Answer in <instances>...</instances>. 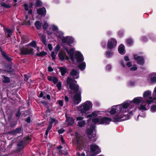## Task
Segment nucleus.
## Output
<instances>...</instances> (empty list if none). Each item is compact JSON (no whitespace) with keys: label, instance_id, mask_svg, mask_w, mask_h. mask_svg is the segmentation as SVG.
Returning a JSON list of instances; mask_svg holds the SVG:
<instances>
[{"label":"nucleus","instance_id":"f257e3e1","mask_svg":"<svg viewBox=\"0 0 156 156\" xmlns=\"http://www.w3.org/2000/svg\"><path fill=\"white\" fill-rule=\"evenodd\" d=\"M128 106L129 104L127 102L113 106L105 112L106 115L108 116L114 115L112 119L99 116L93 119L92 122L95 124L107 125L112 121L120 122L128 120L129 119V116L125 114L129 111Z\"/></svg>","mask_w":156,"mask_h":156},{"label":"nucleus","instance_id":"f03ea898","mask_svg":"<svg viewBox=\"0 0 156 156\" xmlns=\"http://www.w3.org/2000/svg\"><path fill=\"white\" fill-rule=\"evenodd\" d=\"M71 77H68L66 80L67 86L74 93L77 94L74 95L73 101L75 104L78 105L81 101V92L79 90V86L76 84V81L72 79H77L79 78V72L75 69H73L70 73Z\"/></svg>","mask_w":156,"mask_h":156},{"label":"nucleus","instance_id":"7ed1b4c3","mask_svg":"<svg viewBox=\"0 0 156 156\" xmlns=\"http://www.w3.org/2000/svg\"><path fill=\"white\" fill-rule=\"evenodd\" d=\"M126 102H127L129 104L128 108L129 111L128 112H126L125 114L126 115H128L129 116V119L130 118V115H132L133 114V111H130V107L129 105L130 104H132V103L136 104H139L141 103L140 105L139 106L138 108L140 109L146 110L148 109L149 108V105H147L146 102L143 98L142 97H137L134 98L131 101H127L124 102V103Z\"/></svg>","mask_w":156,"mask_h":156},{"label":"nucleus","instance_id":"20e7f679","mask_svg":"<svg viewBox=\"0 0 156 156\" xmlns=\"http://www.w3.org/2000/svg\"><path fill=\"white\" fill-rule=\"evenodd\" d=\"M65 50L70 56V58L73 62H75V59L77 62H80L84 60L83 55L79 51L76 52L75 55V58H74L73 57L74 49L73 48H71L69 50L67 48H65Z\"/></svg>","mask_w":156,"mask_h":156},{"label":"nucleus","instance_id":"39448f33","mask_svg":"<svg viewBox=\"0 0 156 156\" xmlns=\"http://www.w3.org/2000/svg\"><path fill=\"white\" fill-rule=\"evenodd\" d=\"M20 50L22 55H27L30 54L33 50V48L36 47V44L35 41H33L29 44L24 46L23 47L20 46Z\"/></svg>","mask_w":156,"mask_h":156},{"label":"nucleus","instance_id":"423d86ee","mask_svg":"<svg viewBox=\"0 0 156 156\" xmlns=\"http://www.w3.org/2000/svg\"><path fill=\"white\" fill-rule=\"evenodd\" d=\"M93 104L89 101H87L81 104L79 106L77 107V110L81 113L83 114L90 111L92 108Z\"/></svg>","mask_w":156,"mask_h":156},{"label":"nucleus","instance_id":"0eeeda50","mask_svg":"<svg viewBox=\"0 0 156 156\" xmlns=\"http://www.w3.org/2000/svg\"><path fill=\"white\" fill-rule=\"evenodd\" d=\"M143 97L146 101V103L149 105L152 103H156L155 99H154L151 97V92L150 90H147L144 92L143 94Z\"/></svg>","mask_w":156,"mask_h":156},{"label":"nucleus","instance_id":"6e6552de","mask_svg":"<svg viewBox=\"0 0 156 156\" xmlns=\"http://www.w3.org/2000/svg\"><path fill=\"white\" fill-rule=\"evenodd\" d=\"M74 40L73 37L71 36H67L63 37L62 39V42L69 46L74 42Z\"/></svg>","mask_w":156,"mask_h":156},{"label":"nucleus","instance_id":"1a4fd4ad","mask_svg":"<svg viewBox=\"0 0 156 156\" xmlns=\"http://www.w3.org/2000/svg\"><path fill=\"white\" fill-rule=\"evenodd\" d=\"M116 44L117 41L114 38H112L108 41L107 48L108 50L112 49L116 46Z\"/></svg>","mask_w":156,"mask_h":156},{"label":"nucleus","instance_id":"9d476101","mask_svg":"<svg viewBox=\"0 0 156 156\" xmlns=\"http://www.w3.org/2000/svg\"><path fill=\"white\" fill-rule=\"evenodd\" d=\"M83 117L79 116L76 117V121H78L77 126L80 127L84 126L86 124V121L83 120Z\"/></svg>","mask_w":156,"mask_h":156},{"label":"nucleus","instance_id":"9b49d317","mask_svg":"<svg viewBox=\"0 0 156 156\" xmlns=\"http://www.w3.org/2000/svg\"><path fill=\"white\" fill-rule=\"evenodd\" d=\"M87 136L90 138L94 137L96 136L95 132V128L94 126L91 127L90 129L87 131Z\"/></svg>","mask_w":156,"mask_h":156},{"label":"nucleus","instance_id":"f8f14e48","mask_svg":"<svg viewBox=\"0 0 156 156\" xmlns=\"http://www.w3.org/2000/svg\"><path fill=\"white\" fill-rule=\"evenodd\" d=\"M90 150L91 152L93 154H98L101 152L98 147L95 144H93L91 146Z\"/></svg>","mask_w":156,"mask_h":156},{"label":"nucleus","instance_id":"ddd939ff","mask_svg":"<svg viewBox=\"0 0 156 156\" xmlns=\"http://www.w3.org/2000/svg\"><path fill=\"white\" fill-rule=\"evenodd\" d=\"M134 58L138 64L142 65L144 64V60L143 57L135 55H134Z\"/></svg>","mask_w":156,"mask_h":156},{"label":"nucleus","instance_id":"4468645a","mask_svg":"<svg viewBox=\"0 0 156 156\" xmlns=\"http://www.w3.org/2000/svg\"><path fill=\"white\" fill-rule=\"evenodd\" d=\"M58 56L59 58L62 60L65 59L68 60L69 59V57L66 55L65 52L63 51H61L59 52Z\"/></svg>","mask_w":156,"mask_h":156},{"label":"nucleus","instance_id":"2eb2a0df","mask_svg":"<svg viewBox=\"0 0 156 156\" xmlns=\"http://www.w3.org/2000/svg\"><path fill=\"white\" fill-rule=\"evenodd\" d=\"M37 13L41 16H45L46 14V10L45 8H40L37 10Z\"/></svg>","mask_w":156,"mask_h":156},{"label":"nucleus","instance_id":"dca6fc26","mask_svg":"<svg viewBox=\"0 0 156 156\" xmlns=\"http://www.w3.org/2000/svg\"><path fill=\"white\" fill-rule=\"evenodd\" d=\"M150 81L152 83L156 82V73H151L150 76Z\"/></svg>","mask_w":156,"mask_h":156},{"label":"nucleus","instance_id":"f3484780","mask_svg":"<svg viewBox=\"0 0 156 156\" xmlns=\"http://www.w3.org/2000/svg\"><path fill=\"white\" fill-rule=\"evenodd\" d=\"M66 118V122L67 123V124L68 125H73L74 122V120L73 118L71 117H69Z\"/></svg>","mask_w":156,"mask_h":156},{"label":"nucleus","instance_id":"a211bd4d","mask_svg":"<svg viewBox=\"0 0 156 156\" xmlns=\"http://www.w3.org/2000/svg\"><path fill=\"white\" fill-rule=\"evenodd\" d=\"M118 51L119 53L121 55H124L125 53L124 50V46L122 44H121L118 48Z\"/></svg>","mask_w":156,"mask_h":156},{"label":"nucleus","instance_id":"6ab92c4d","mask_svg":"<svg viewBox=\"0 0 156 156\" xmlns=\"http://www.w3.org/2000/svg\"><path fill=\"white\" fill-rule=\"evenodd\" d=\"M21 129L20 128H18L16 129L15 130L12 131H11L8 132L9 134L15 135L17 133H19L21 132Z\"/></svg>","mask_w":156,"mask_h":156},{"label":"nucleus","instance_id":"aec40b11","mask_svg":"<svg viewBox=\"0 0 156 156\" xmlns=\"http://www.w3.org/2000/svg\"><path fill=\"white\" fill-rule=\"evenodd\" d=\"M99 114V112L94 111L93 112L90 114L87 115L86 117L87 118H91L97 116Z\"/></svg>","mask_w":156,"mask_h":156},{"label":"nucleus","instance_id":"412c9836","mask_svg":"<svg viewBox=\"0 0 156 156\" xmlns=\"http://www.w3.org/2000/svg\"><path fill=\"white\" fill-rule=\"evenodd\" d=\"M39 36L40 37L41 41L45 46H46L47 45V42L45 36L44 34H39Z\"/></svg>","mask_w":156,"mask_h":156},{"label":"nucleus","instance_id":"4be33fe9","mask_svg":"<svg viewBox=\"0 0 156 156\" xmlns=\"http://www.w3.org/2000/svg\"><path fill=\"white\" fill-rule=\"evenodd\" d=\"M25 18L24 20V24L28 25H30L31 23L29 15H26Z\"/></svg>","mask_w":156,"mask_h":156},{"label":"nucleus","instance_id":"5701e85b","mask_svg":"<svg viewBox=\"0 0 156 156\" xmlns=\"http://www.w3.org/2000/svg\"><path fill=\"white\" fill-rule=\"evenodd\" d=\"M4 30L5 34L8 35V37H10L12 34V30L7 28L4 29Z\"/></svg>","mask_w":156,"mask_h":156},{"label":"nucleus","instance_id":"b1692460","mask_svg":"<svg viewBox=\"0 0 156 156\" xmlns=\"http://www.w3.org/2000/svg\"><path fill=\"white\" fill-rule=\"evenodd\" d=\"M2 77L3 78L2 81L5 83H8L10 82V78L9 77L5 76L4 75H2Z\"/></svg>","mask_w":156,"mask_h":156},{"label":"nucleus","instance_id":"393cba45","mask_svg":"<svg viewBox=\"0 0 156 156\" xmlns=\"http://www.w3.org/2000/svg\"><path fill=\"white\" fill-rule=\"evenodd\" d=\"M55 35L58 38H61L63 37L64 33L59 30L55 34Z\"/></svg>","mask_w":156,"mask_h":156},{"label":"nucleus","instance_id":"a878e982","mask_svg":"<svg viewBox=\"0 0 156 156\" xmlns=\"http://www.w3.org/2000/svg\"><path fill=\"white\" fill-rule=\"evenodd\" d=\"M49 124L55 126L58 123V121L54 118H51L49 121Z\"/></svg>","mask_w":156,"mask_h":156},{"label":"nucleus","instance_id":"bb28decb","mask_svg":"<svg viewBox=\"0 0 156 156\" xmlns=\"http://www.w3.org/2000/svg\"><path fill=\"white\" fill-rule=\"evenodd\" d=\"M65 149L66 150V151H62L61 150H59L58 152L59 154L60 155L63 154L65 155H67L68 154L67 151L68 149V147L67 146L66 147Z\"/></svg>","mask_w":156,"mask_h":156},{"label":"nucleus","instance_id":"cd10ccee","mask_svg":"<svg viewBox=\"0 0 156 156\" xmlns=\"http://www.w3.org/2000/svg\"><path fill=\"white\" fill-rule=\"evenodd\" d=\"M86 63L84 62H83L80 63L79 66V68L82 70H84L86 68Z\"/></svg>","mask_w":156,"mask_h":156},{"label":"nucleus","instance_id":"c85d7f7f","mask_svg":"<svg viewBox=\"0 0 156 156\" xmlns=\"http://www.w3.org/2000/svg\"><path fill=\"white\" fill-rule=\"evenodd\" d=\"M51 29L55 34L59 30L58 27L54 24L51 25Z\"/></svg>","mask_w":156,"mask_h":156},{"label":"nucleus","instance_id":"c756f323","mask_svg":"<svg viewBox=\"0 0 156 156\" xmlns=\"http://www.w3.org/2000/svg\"><path fill=\"white\" fill-rule=\"evenodd\" d=\"M59 69L61 71L62 75V76L64 75L67 71L66 69L65 68L61 67H59Z\"/></svg>","mask_w":156,"mask_h":156},{"label":"nucleus","instance_id":"7c9ffc66","mask_svg":"<svg viewBox=\"0 0 156 156\" xmlns=\"http://www.w3.org/2000/svg\"><path fill=\"white\" fill-rule=\"evenodd\" d=\"M2 55L5 59L9 61L11 60L12 59L9 57V56L8 55H7L6 53L3 52L2 53Z\"/></svg>","mask_w":156,"mask_h":156},{"label":"nucleus","instance_id":"2f4dec72","mask_svg":"<svg viewBox=\"0 0 156 156\" xmlns=\"http://www.w3.org/2000/svg\"><path fill=\"white\" fill-rule=\"evenodd\" d=\"M28 41V39L26 37L23 36L21 37V44L22 45L24 43H26Z\"/></svg>","mask_w":156,"mask_h":156},{"label":"nucleus","instance_id":"473e14b6","mask_svg":"<svg viewBox=\"0 0 156 156\" xmlns=\"http://www.w3.org/2000/svg\"><path fill=\"white\" fill-rule=\"evenodd\" d=\"M35 25L36 28L37 29H40L41 28V23L39 21H37L35 23Z\"/></svg>","mask_w":156,"mask_h":156},{"label":"nucleus","instance_id":"72a5a7b5","mask_svg":"<svg viewBox=\"0 0 156 156\" xmlns=\"http://www.w3.org/2000/svg\"><path fill=\"white\" fill-rule=\"evenodd\" d=\"M1 5L2 6L6 8H9L11 7V5L9 4H7L5 2H2L1 4Z\"/></svg>","mask_w":156,"mask_h":156},{"label":"nucleus","instance_id":"f704fd0d","mask_svg":"<svg viewBox=\"0 0 156 156\" xmlns=\"http://www.w3.org/2000/svg\"><path fill=\"white\" fill-rule=\"evenodd\" d=\"M47 54V53L44 51H42L39 53H37V55L38 56H44Z\"/></svg>","mask_w":156,"mask_h":156},{"label":"nucleus","instance_id":"c9c22d12","mask_svg":"<svg viewBox=\"0 0 156 156\" xmlns=\"http://www.w3.org/2000/svg\"><path fill=\"white\" fill-rule=\"evenodd\" d=\"M48 24L46 21L44 22L43 25V28L44 29H46L48 28Z\"/></svg>","mask_w":156,"mask_h":156},{"label":"nucleus","instance_id":"e433bc0d","mask_svg":"<svg viewBox=\"0 0 156 156\" xmlns=\"http://www.w3.org/2000/svg\"><path fill=\"white\" fill-rule=\"evenodd\" d=\"M137 67L136 65H134L133 67L130 68V70L131 71H135L137 70Z\"/></svg>","mask_w":156,"mask_h":156},{"label":"nucleus","instance_id":"4c0bfd02","mask_svg":"<svg viewBox=\"0 0 156 156\" xmlns=\"http://www.w3.org/2000/svg\"><path fill=\"white\" fill-rule=\"evenodd\" d=\"M151 112H154L156 111V105H153L151 107Z\"/></svg>","mask_w":156,"mask_h":156},{"label":"nucleus","instance_id":"58836bf2","mask_svg":"<svg viewBox=\"0 0 156 156\" xmlns=\"http://www.w3.org/2000/svg\"><path fill=\"white\" fill-rule=\"evenodd\" d=\"M106 55L108 57H110L112 55V52L111 51H108L106 52Z\"/></svg>","mask_w":156,"mask_h":156},{"label":"nucleus","instance_id":"ea45409f","mask_svg":"<svg viewBox=\"0 0 156 156\" xmlns=\"http://www.w3.org/2000/svg\"><path fill=\"white\" fill-rule=\"evenodd\" d=\"M127 44L129 45H131L133 43V40L131 39H128L126 40Z\"/></svg>","mask_w":156,"mask_h":156},{"label":"nucleus","instance_id":"a19ab883","mask_svg":"<svg viewBox=\"0 0 156 156\" xmlns=\"http://www.w3.org/2000/svg\"><path fill=\"white\" fill-rule=\"evenodd\" d=\"M24 142L23 141H21L18 143V146L19 147H21L22 148H23L24 147Z\"/></svg>","mask_w":156,"mask_h":156},{"label":"nucleus","instance_id":"79ce46f5","mask_svg":"<svg viewBox=\"0 0 156 156\" xmlns=\"http://www.w3.org/2000/svg\"><path fill=\"white\" fill-rule=\"evenodd\" d=\"M56 86L58 90H60L62 88V83L61 82H58L57 83Z\"/></svg>","mask_w":156,"mask_h":156},{"label":"nucleus","instance_id":"37998d69","mask_svg":"<svg viewBox=\"0 0 156 156\" xmlns=\"http://www.w3.org/2000/svg\"><path fill=\"white\" fill-rule=\"evenodd\" d=\"M57 102L58 103L59 105L62 107L63 106V100H59L57 101Z\"/></svg>","mask_w":156,"mask_h":156},{"label":"nucleus","instance_id":"c03bdc74","mask_svg":"<svg viewBox=\"0 0 156 156\" xmlns=\"http://www.w3.org/2000/svg\"><path fill=\"white\" fill-rule=\"evenodd\" d=\"M51 56L53 60H55V58L56 54L54 52H52L51 55Z\"/></svg>","mask_w":156,"mask_h":156},{"label":"nucleus","instance_id":"a18cd8bd","mask_svg":"<svg viewBox=\"0 0 156 156\" xmlns=\"http://www.w3.org/2000/svg\"><path fill=\"white\" fill-rule=\"evenodd\" d=\"M36 5L38 6H40L42 5V3L40 0H37L36 2Z\"/></svg>","mask_w":156,"mask_h":156},{"label":"nucleus","instance_id":"49530a36","mask_svg":"<svg viewBox=\"0 0 156 156\" xmlns=\"http://www.w3.org/2000/svg\"><path fill=\"white\" fill-rule=\"evenodd\" d=\"M52 81L54 84H55L58 82V79L54 77Z\"/></svg>","mask_w":156,"mask_h":156},{"label":"nucleus","instance_id":"de8ad7c7","mask_svg":"<svg viewBox=\"0 0 156 156\" xmlns=\"http://www.w3.org/2000/svg\"><path fill=\"white\" fill-rule=\"evenodd\" d=\"M48 47L49 50L51 51L52 49V46L51 44H48Z\"/></svg>","mask_w":156,"mask_h":156},{"label":"nucleus","instance_id":"09e8293b","mask_svg":"<svg viewBox=\"0 0 156 156\" xmlns=\"http://www.w3.org/2000/svg\"><path fill=\"white\" fill-rule=\"evenodd\" d=\"M24 8L25 9V10L26 11H28L29 7L28 5L27 4H24Z\"/></svg>","mask_w":156,"mask_h":156},{"label":"nucleus","instance_id":"8fccbe9b","mask_svg":"<svg viewBox=\"0 0 156 156\" xmlns=\"http://www.w3.org/2000/svg\"><path fill=\"white\" fill-rule=\"evenodd\" d=\"M65 131V130L63 129H61L58 130V132L59 134L62 133Z\"/></svg>","mask_w":156,"mask_h":156},{"label":"nucleus","instance_id":"3c124183","mask_svg":"<svg viewBox=\"0 0 156 156\" xmlns=\"http://www.w3.org/2000/svg\"><path fill=\"white\" fill-rule=\"evenodd\" d=\"M120 64L123 67H125V64L124 63L123 61H120L119 62Z\"/></svg>","mask_w":156,"mask_h":156},{"label":"nucleus","instance_id":"603ef678","mask_svg":"<svg viewBox=\"0 0 156 156\" xmlns=\"http://www.w3.org/2000/svg\"><path fill=\"white\" fill-rule=\"evenodd\" d=\"M24 80L25 81H27L28 80V78H29L28 76H27V75L24 74Z\"/></svg>","mask_w":156,"mask_h":156},{"label":"nucleus","instance_id":"864d4df0","mask_svg":"<svg viewBox=\"0 0 156 156\" xmlns=\"http://www.w3.org/2000/svg\"><path fill=\"white\" fill-rule=\"evenodd\" d=\"M52 126L53 125H52L51 124H49V125L48 126V128H47V129L49 131L51 129Z\"/></svg>","mask_w":156,"mask_h":156},{"label":"nucleus","instance_id":"5fc2aeb1","mask_svg":"<svg viewBox=\"0 0 156 156\" xmlns=\"http://www.w3.org/2000/svg\"><path fill=\"white\" fill-rule=\"evenodd\" d=\"M111 67L110 65H108L106 67V69L107 70H109L111 69Z\"/></svg>","mask_w":156,"mask_h":156},{"label":"nucleus","instance_id":"6e6d98bb","mask_svg":"<svg viewBox=\"0 0 156 156\" xmlns=\"http://www.w3.org/2000/svg\"><path fill=\"white\" fill-rule=\"evenodd\" d=\"M126 65L128 67H130L131 66L132 64L131 62H129L126 63Z\"/></svg>","mask_w":156,"mask_h":156},{"label":"nucleus","instance_id":"4d7b16f0","mask_svg":"<svg viewBox=\"0 0 156 156\" xmlns=\"http://www.w3.org/2000/svg\"><path fill=\"white\" fill-rule=\"evenodd\" d=\"M48 70L49 72H52L53 70L51 66H49L48 67Z\"/></svg>","mask_w":156,"mask_h":156},{"label":"nucleus","instance_id":"13d9d810","mask_svg":"<svg viewBox=\"0 0 156 156\" xmlns=\"http://www.w3.org/2000/svg\"><path fill=\"white\" fill-rule=\"evenodd\" d=\"M54 77L53 76H48V80L49 81H52L53 78Z\"/></svg>","mask_w":156,"mask_h":156},{"label":"nucleus","instance_id":"bf43d9fd","mask_svg":"<svg viewBox=\"0 0 156 156\" xmlns=\"http://www.w3.org/2000/svg\"><path fill=\"white\" fill-rule=\"evenodd\" d=\"M31 119L30 117H28L26 119V121L28 123H30V122Z\"/></svg>","mask_w":156,"mask_h":156},{"label":"nucleus","instance_id":"052dcab7","mask_svg":"<svg viewBox=\"0 0 156 156\" xmlns=\"http://www.w3.org/2000/svg\"><path fill=\"white\" fill-rule=\"evenodd\" d=\"M44 96V94L43 92L42 91L41 92L40 94L39 97V98H42L43 97V96Z\"/></svg>","mask_w":156,"mask_h":156},{"label":"nucleus","instance_id":"680f3d73","mask_svg":"<svg viewBox=\"0 0 156 156\" xmlns=\"http://www.w3.org/2000/svg\"><path fill=\"white\" fill-rule=\"evenodd\" d=\"M124 59L125 61H128L129 60V59L128 56H126L124 57Z\"/></svg>","mask_w":156,"mask_h":156},{"label":"nucleus","instance_id":"e2e57ef3","mask_svg":"<svg viewBox=\"0 0 156 156\" xmlns=\"http://www.w3.org/2000/svg\"><path fill=\"white\" fill-rule=\"evenodd\" d=\"M65 100L66 102H68L69 100V98L68 97L66 96H65Z\"/></svg>","mask_w":156,"mask_h":156},{"label":"nucleus","instance_id":"0e129e2a","mask_svg":"<svg viewBox=\"0 0 156 156\" xmlns=\"http://www.w3.org/2000/svg\"><path fill=\"white\" fill-rule=\"evenodd\" d=\"M40 102L43 105H46L47 104V103L44 101H41Z\"/></svg>","mask_w":156,"mask_h":156},{"label":"nucleus","instance_id":"69168bd1","mask_svg":"<svg viewBox=\"0 0 156 156\" xmlns=\"http://www.w3.org/2000/svg\"><path fill=\"white\" fill-rule=\"evenodd\" d=\"M78 156H85V154L84 153H82L81 154H77Z\"/></svg>","mask_w":156,"mask_h":156},{"label":"nucleus","instance_id":"338daca9","mask_svg":"<svg viewBox=\"0 0 156 156\" xmlns=\"http://www.w3.org/2000/svg\"><path fill=\"white\" fill-rule=\"evenodd\" d=\"M78 156H85V154L84 153H82L81 154H77Z\"/></svg>","mask_w":156,"mask_h":156},{"label":"nucleus","instance_id":"774afa93","mask_svg":"<svg viewBox=\"0 0 156 156\" xmlns=\"http://www.w3.org/2000/svg\"><path fill=\"white\" fill-rule=\"evenodd\" d=\"M46 98L48 100H50L51 99V97L49 94H47L46 95Z\"/></svg>","mask_w":156,"mask_h":156}]
</instances>
